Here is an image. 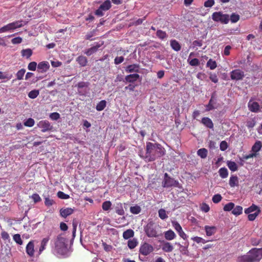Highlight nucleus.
I'll use <instances>...</instances> for the list:
<instances>
[{
    "label": "nucleus",
    "instance_id": "f257e3e1",
    "mask_svg": "<svg viewBox=\"0 0 262 262\" xmlns=\"http://www.w3.org/2000/svg\"><path fill=\"white\" fill-rule=\"evenodd\" d=\"M165 153V150L161 144L151 142L146 143L145 158L148 161H155L163 156Z\"/></svg>",
    "mask_w": 262,
    "mask_h": 262
},
{
    "label": "nucleus",
    "instance_id": "f03ea898",
    "mask_svg": "<svg viewBox=\"0 0 262 262\" xmlns=\"http://www.w3.org/2000/svg\"><path fill=\"white\" fill-rule=\"evenodd\" d=\"M262 258V248H253L246 254L239 256L237 262H259Z\"/></svg>",
    "mask_w": 262,
    "mask_h": 262
},
{
    "label": "nucleus",
    "instance_id": "7ed1b4c3",
    "mask_svg": "<svg viewBox=\"0 0 262 262\" xmlns=\"http://www.w3.org/2000/svg\"><path fill=\"white\" fill-rule=\"evenodd\" d=\"M66 238L61 235L57 236L55 241L54 251L59 255H64L66 253L67 247L66 244Z\"/></svg>",
    "mask_w": 262,
    "mask_h": 262
},
{
    "label": "nucleus",
    "instance_id": "20e7f679",
    "mask_svg": "<svg viewBox=\"0 0 262 262\" xmlns=\"http://www.w3.org/2000/svg\"><path fill=\"white\" fill-rule=\"evenodd\" d=\"M158 226L152 221L149 222L144 227V231L148 237H157L159 236Z\"/></svg>",
    "mask_w": 262,
    "mask_h": 262
},
{
    "label": "nucleus",
    "instance_id": "39448f33",
    "mask_svg": "<svg viewBox=\"0 0 262 262\" xmlns=\"http://www.w3.org/2000/svg\"><path fill=\"white\" fill-rule=\"evenodd\" d=\"M212 19L215 22L227 24L229 21V16L228 14H223L221 11L215 12L212 14Z\"/></svg>",
    "mask_w": 262,
    "mask_h": 262
},
{
    "label": "nucleus",
    "instance_id": "423d86ee",
    "mask_svg": "<svg viewBox=\"0 0 262 262\" xmlns=\"http://www.w3.org/2000/svg\"><path fill=\"white\" fill-rule=\"evenodd\" d=\"M154 250V248L151 245L146 242H144L140 246L139 253L143 256H147L152 253Z\"/></svg>",
    "mask_w": 262,
    "mask_h": 262
},
{
    "label": "nucleus",
    "instance_id": "0eeeda50",
    "mask_svg": "<svg viewBox=\"0 0 262 262\" xmlns=\"http://www.w3.org/2000/svg\"><path fill=\"white\" fill-rule=\"evenodd\" d=\"M245 77L244 72L239 69L232 70L230 72V77L233 80H242Z\"/></svg>",
    "mask_w": 262,
    "mask_h": 262
},
{
    "label": "nucleus",
    "instance_id": "6e6552de",
    "mask_svg": "<svg viewBox=\"0 0 262 262\" xmlns=\"http://www.w3.org/2000/svg\"><path fill=\"white\" fill-rule=\"evenodd\" d=\"M37 126L41 128V131L42 133L52 130L53 128V126L48 120H41L39 121L37 124Z\"/></svg>",
    "mask_w": 262,
    "mask_h": 262
},
{
    "label": "nucleus",
    "instance_id": "1a4fd4ad",
    "mask_svg": "<svg viewBox=\"0 0 262 262\" xmlns=\"http://www.w3.org/2000/svg\"><path fill=\"white\" fill-rule=\"evenodd\" d=\"M217 104L216 99L215 97V93H213L211 95V98L209 101L208 104H207L206 107V111H210L211 110L216 109L217 108L218 105Z\"/></svg>",
    "mask_w": 262,
    "mask_h": 262
},
{
    "label": "nucleus",
    "instance_id": "9d476101",
    "mask_svg": "<svg viewBox=\"0 0 262 262\" xmlns=\"http://www.w3.org/2000/svg\"><path fill=\"white\" fill-rule=\"evenodd\" d=\"M172 223L174 229L178 233L180 236L184 240L186 239L187 238V235L183 231L182 228L180 224L176 221L172 222Z\"/></svg>",
    "mask_w": 262,
    "mask_h": 262
},
{
    "label": "nucleus",
    "instance_id": "9b49d317",
    "mask_svg": "<svg viewBox=\"0 0 262 262\" xmlns=\"http://www.w3.org/2000/svg\"><path fill=\"white\" fill-rule=\"evenodd\" d=\"M178 182L171 178H164L162 182V186L164 187H170L176 186Z\"/></svg>",
    "mask_w": 262,
    "mask_h": 262
},
{
    "label": "nucleus",
    "instance_id": "f8f14e48",
    "mask_svg": "<svg viewBox=\"0 0 262 262\" xmlns=\"http://www.w3.org/2000/svg\"><path fill=\"white\" fill-rule=\"evenodd\" d=\"M248 105L249 110L252 112L256 113L259 111V105L257 102L250 100Z\"/></svg>",
    "mask_w": 262,
    "mask_h": 262
},
{
    "label": "nucleus",
    "instance_id": "ddd939ff",
    "mask_svg": "<svg viewBox=\"0 0 262 262\" xmlns=\"http://www.w3.org/2000/svg\"><path fill=\"white\" fill-rule=\"evenodd\" d=\"M26 253L30 257H33L34 254V244L33 241H30L26 246Z\"/></svg>",
    "mask_w": 262,
    "mask_h": 262
},
{
    "label": "nucleus",
    "instance_id": "4468645a",
    "mask_svg": "<svg viewBox=\"0 0 262 262\" xmlns=\"http://www.w3.org/2000/svg\"><path fill=\"white\" fill-rule=\"evenodd\" d=\"M102 45H103V43H97L96 44V45H95L93 47H92L91 48L86 50L85 51L84 53L87 56H91L93 54L96 53L97 51L98 48H99L100 47H101V46Z\"/></svg>",
    "mask_w": 262,
    "mask_h": 262
},
{
    "label": "nucleus",
    "instance_id": "2eb2a0df",
    "mask_svg": "<svg viewBox=\"0 0 262 262\" xmlns=\"http://www.w3.org/2000/svg\"><path fill=\"white\" fill-rule=\"evenodd\" d=\"M37 68L40 72L44 73L49 69L50 64L48 61H42L38 63Z\"/></svg>",
    "mask_w": 262,
    "mask_h": 262
},
{
    "label": "nucleus",
    "instance_id": "dca6fc26",
    "mask_svg": "<svg viewBox=\"0 0 262 262\" xmlns=\"http://www.w3.org/2000/svg\"><path fill=\"white\" fill-rule=\"evenodd\" d=\"M204 229L206 231V234L207 236H210L214 235L216 231L217 228L215 226H209L206 225L204 227Z\"/></svg>",
    "mask_w": 262,
    "mask_h": 262
},
{
    "label": "nucleus",
    "instance_id": "f3484780",
    "mask_svg": "<svg viewBox=\"0 0 262 262\" xmlns=\"http://www.w3.org/2000/svg\"><path fill=\"white\" fill-rule=\"evenodd\" d=\"M140 66L138 64H130L125 68V71L128 73L139 72Z\"/></svg>",
    "mask_w": 262,
    "mask_h": 262
},
{
    "label": "nucleus",
    "instance_id": "a211bd4d",
    "mask_svg": "<svg viewBox=\"0 0 262 262\" xmlns=\"http://www.w3.org/2000/svg\"><path fill=\"white\" fill-rule=\"evenodd\" d=\"M162 249L165 252H171L173 250V247L170 243L167 242H163Z\"/></svg>",
    "mask_w": 262,
    "mask_h": 262
},
{
    "label": "nucleus",
    "instance_id": "6ab92c4d",
    "mask_svg": "<svg viewBox=\"0 0 262 262\" xmlns=\"http://www.w3.org/2000/svg\"><path fill=\"white\" fill-rule=\"evenodd\" d=\"M140 78V75L138 74H133L125 76V80L126 82L133 83L136 81Z\"/></svg>",
    "mask_w": 262,
    "mask_h": 262
},
{
    "label": "nucleus",
    "instance_id": "aec40b11",
    "mask_svg": "<svg viewBox=\"0 0 262 262\" xmlns=\"http://www.w3.org/2000/svg\"><path fill=\"white\" fill-rule=\"evenodd\" d=\"M201 123L209 128L212 129L213 128V123L211 119L208 117H203L202 119Z\"/></svg>",
    "mask_w": 262,
    "mask_h": 262
},
{
    "label": "nucleus",
    "instance_id": "412c9836",
    "mask_svg": "<svg viewBox=\"0 0 262 262\" xmlns=\"http://www.w3.org/2000/svg\"><path fill=\"white\" fill-rule=\"evenodd\" d=\"M74 210L71 208H62L60 210V215L64 218L72 214Z\"/></svg>",
    "mask_w": 262,
    "mask_h": 262
},
{
    "label": "nucleus",
    "instance_id": "4be33fe9",
    "mask_svg": "<svg viewBox=\"0 0 262 262\" xmlns=\"http://www.w3.org/2000/svg\"><path fill=\"white\" fill-rule=\"evenodd\" d=\"M50 236H47L45 238H43L41 241V243H40V246L39 248V254H41L42 253V252L46 249V247L48 244V243L49 242V240H50Z\"/></svg>",
    "mask_w": 262,
    "mask_h": 262
},
{
    "label": "nucleus",
    "instance_id": "5701e85b",
    "mask_svg": "<svg viewBox=\"0 0 262 262\" xmlns=\"http://www.w3.org/2000/svg\"><path fill=\"white\" fill-rule=\"evenodd\" d=\"M164 237L166 240L171 241L176 237V234L171 229H169L164 232Z\"/></svg>",
    "mask_w": 262,
    "mask_h": 262
},
{
    "label": "nucleus",
    "instance_id": "b1692460",
    "mask_svg": "<svg viewBox=\"0 0 262 262\" xmlns=\"http://www.w3.org/2000/svg\"><path fill=\"white\" fill-rule=\"evenodd\" d=\"M170 43L171 48L175 51H179L181 50V46L177 40L175 39L171 40Z\"/></svg>",
    "mask_w": 262,
    "mask_h": 262
},
{
    "label": "nucleus",
    "instance_id": "393cba45",
    "mask_svg": "<svg viewBox=\"0 0 262 262\" xmlns=\"http://www.w3.org/2000/svg\"><path fill=\"white\" fill-rule=\"evenodd\" d=\"M262 147V143L260 141H257L252 147V151L256 154L258 152Z\"/></svg>",
    "mask_w": 262,
    "mask_h": 262
},
{
    "label": "nucleus",
    "instance_id": "a878e982",
    "mask_svg": "<svg viewBox=\"0 0 262 262\" xmlns=\"http://www.w3.org/2000/svg\"><path fill=\"white\" fill-rule=\"evenodd\" d=\"M76 61L80 65L81 67H85L86 66L88 63L87 58L83 56H79L76 59Z\"/></svg>",
    "mask_w": 262,
    "mask_h": 262
},
{
    "label": "nucleus",
    "instance_id": "bb28decb",
    "mask_svg": "<svg viewBox=\"0 0 262 262\" xmlns=\"http://www.w3.org/2000/svg\"><path fill=\"white\" fill-rule=\"evenodd\" d=\"M23 23H24V21L22 20H17V21H13L12 23H11L10 24L11 25L13 30H14L16 29L19 28H21L23 26H24V25L26 24V23H25L24 24Z\"/></svg>",
    "mask_w": 262,
    "mask_h": 262
},
{
    "label": "nucleus",
    "instance_id": "cd10ccee",
    "mask_svg": "<svg viewBox=\"0 0 262 262\" xmlns=\"http://www.w3.org/2000/svg\"><path fill=\"white\" fill-rule=\"evenodd\" d=\"M227 165L230 170L232 171H235L238 169V166L236 163L234 161H228Z\"/></svg>",
    "mask_w": 262,
    "mask_h": 262
},
{
    "label": "nucleus",
    "instance_id": "c85d7f7f",
    "mask_svg": "<svg viewBox=\"0 0 262 262\" xmlns=\"http://www.w3.org/2000/svg\"><path fill=\"white\" fill-rule=\"evenodd\" d=\"M258 209H260L255 204H252L249 207L245 209V213L246 214H250L253 212L257 211Z\"/></svg>",
    "mask_w": 262,
    "mask_h": 262
},
{
    "label": "nucleus",
    "instance_id": "c756f323",
    "mask_svg": "<svg viewBox=\"0 0 262 262\" xmlns=\"http://www.w3.org/2000/svg\"><path fill=\"white\" fill-rule=\"evenodd\" d=\"M229 185L231 187H234L238 185V180L237 176H232L230 178Z\"/></svg>",
    "mask_w": 262,
    "mask_h": 262
},
{
    "label": "nucleus",
    "instance_id": "7c9ffc66",
    "mask_svg": "<svg viewBox=\"0 0 262 262\" xmlns=\"http://www.w3.org/2000/svg\"><path fill=\"white\" fill-rule=\"evenodd\" d=\"M111 3L110 0H106L104 2H103L99 7H100L101 9H102L103 11H105L109 10L111 7Z\"/></svg>",
    "mask_w": 262,
    "mask_h": 262
},
{
    "label": "nucleus",
    "instance_id": "2f4dec72",
    "mask_svg": "<svg viewBox=\"0 0 262 262\" xmlns=\"http://www.w3.org/2000/svg\"><path fill=\"white\" fill-rule=\"evenodd\" d=\"M134 235V232L132 229H127L123 233V237L124 239H127Z\"/></svg>",
    "mask_w": 262,
    "mask_h": 262
},
{
    "label": "nucleus",
    "instance_id": "473e14b6",
    "mask_svg": "<svg viewBox=\"0 0 262 262\" xmlns=\"http://www.w3.org/2000/svg\"><path fill=\"white\" fill-rule=\"evenodd\" d=\"M220 176L223 178H226L228 176V171L226 168L222 167L219 170Z\"/></svg>",
    "mask_w": 262,
    "mask_h": 262
},
{
    "label": "nucleus",
    "instance_id": "72a5a7b5",
    "mask_svg": "<svg viewBox=\"0 0 262 262\" xmlns=\"http://www.w3.org/2000/svg\"><path fill=\"white\" fill-rule=\"evenodd\" d=\"M208 154L207 150L205 148H202L199 149L197 151V154L201 158L204 159L207 157Z\"/></svg>",
    "mask_w": 262,
    "mask_h": 262
},
{
    "label": "nucleus",
    "instance_id": "f704fd0d",
    "mask_svg": "<svg viewBox=\"0 0 262 262\" xmlns=\"http://www.w3.org/2000/svg\"><path fill=\"white\" fill-rule=\"evenodd\" d=\"M21 53L23 56L29 58L32 55V51L30 49H23L21 50Z\"/></svg>",
    "mask_w": 262,
    "mask_h": 262
},
{
    "label": "nucleus",
    "instance_id": "c9c22d12",
    "mask_svg": "<svg viewBox=\"0 0 262 262\" xmlns=\"http://www.w3.org/2000/svg\"><path fill=\"white\" fill-rule=\"evenodd\" d=\"M206 66L207 67L209 68L210 70H214L216 68L217 64L215 60L210 59L207 61Z\"/></svg>",
    "mask_w": 262,
    "mask_h": 262
},
{
    "label": "nucleus",
    "instance_id": "e433bc0d",
    "mask_svg": "<svg viewBox=\"0 0 262 262\" xmlns=\"http://www.w3.org/2000/svg\"><path fill=\"white\" fill-rule=\"evenodd\" d=\"M13 31L11 25L10 23L3 26L0 28V33H4L6 32H11Z\"/></svg>",
    "mask_w": 262,
    "mask_h": 262
},
{
    "label": "nucleus",
    "instance_id": "4c0bfd02",
    "mask_svg": "<svg viewBox=\"0 0 262 262\" xmlns=\"http://www.w3.org/2000/svg\"><path fill=\"white\" fill-rule=\"evenodd\" d=\"M106 105V101L105 100H101L97 104L96 108L98 111H101L104 109Z\"/></svg>",
    "mask_w": 262,
    "mask_h": 262
},
{
    "label": "nucleus",
    "instance_id": "58836bf2",
    "mask_svg": "<svg viewBox=\"0 0 262 262\" xmlns=\"http://www.w3.org/2000/svg\"><path fill=\"white\" fill-rule=\"evenodd\" d=\"M243 212V207L241 206H236L232 211V214L235 215H239Z\"/></svg>",
    "mask_w": 262,
    "mask_h": 262
},
{
    "label": "nucleus",
    "instance_id": "ea45409f",
    "mask_svg": "<svg viewBox=\"0 0 262 262\" xmlns=\"http://www.w3.org/2000/svg\"><path fill=\"white\" fill-rule=\"evenodd\" d=\"M141 208L138 205H135L134 206H132L130 208V211L134 214H137L141 212Z\"/></svg>",
    "mask_w": 262,
    "mask_h": 262
},
{
    "label": "nucleus",
    "instance_id": "a19ab883",
    "mask_svg": "<svg viewBox=\"0 0 262 262\" xmlns=\"http://www.w3.org/2000/svg\"><path fill=\"white\" fill-rule=\"evenodd\" d=\"M112 203L110 201H106L102 203V208L104 211H108L111 209Z\"/></svg>",
    "mask_w": 262,
    "mask_h": 262
},
{
    "label": "nucleus",
    "instance_id": "79ce46f5",
    "mask_svg": "<svg viewBox=\"0 0 262 262\" xmlns=\"http://www.w3.org/2000/svg\"><path fill=\"white\" fill-rule=\"evenodd\" d=\"M260 210L258 209V211L255 212L253 213L248 214V219L249 221H254L256 219V217L258 216V215L260 213Z\"/></svg>",
    "mask_w": 262,
    "mask_h": 262
},
{
    "label": "nucleus",
    "instance_id": "37998d69",
    "mask_svg": "<svg viewBox=\"0 0 262 262\" xmlns=\"http://www.w3.org/2000/svg\"><path fill=\"white\" fill-rule=\"evenodd\" d=\"M157 36L161 39H164L167 36L166 33L161 30H158L156 33Z\"/></svg>",
    "mask_w": 262,
    "mask_h": 262
},
{
    "label": "nucleus",
    "instance_id": "c03bdc74",
    "mask_svg": "<svg viewBox=\"0 0 262 262\" xmlns=\"http://www.w3.org/2000/svg\"><path fill=\"white\" fill-rule=\"evenodd\" d=\"M159 216L162 220H165L168 218L166 211L164 209H160L158 211Z\"/></svg>",
    "mask_w": 262,
    "mask_h": 262
},
{
    "label": "nucleus",
    "instance_id": "a18cd8bd",
    "mask_svg": "<svg viewBox=\"0 0 262 262\" xmlns=\"http://www.w3.org/2000/svg\"><path fill=\"white\" fill-rule=\"evenodd\" d=\"M116 212L120 215H123L124 214V211L122 207V204H118L115 208Z\"/></svg>",
    "mask_w": 262,
    "mask_h": 262
},
{
    "label": "nucleus",
    "instance_id": "49530a36",
    "mask_svg": "<svg viewBox=\"0 0 262 262\" xmlns=\"http://www.w3.org/2000/svg\"><path fill=\"white\" fill-rule=\"evenodd\" d=\"M39 92L37 90L31 91L28 94V97L31 99L36 98L39 95Z\"/></svg>",
    "mask_w": 262,
    "mask_h": 262
},
{
    "label": "nucleus",
    "instance_id": "de8ad7c7",
    "mask_svg": "<svg viewBox=\"0 0 262 262\" xmlns=\"http://www.w3.org/2000/svg\"><path fill=\"white\" fill-rule=\"evenodd\" d=\"M234 204L233 203L230 202L227 204H226L224 207V210L225 211H230L233 210V209L234 207Z\"/></svg>",
    "mask_w": 262,
    "mask_h": 262
},
{
    "label": "nucleus",
    "instance_id": "09e8293b",
    "mask_svg": "<svg viewBox=\"0 0 262 262\" xmlns=\"http://www.w3.org/2000/svg\"><path fill=\"white\" fill-rule=\"evenodd\" d=\"M138 244V242L136 239H133L128 241V247L130 249H133L135 248Z\"/></svg>",
    "mask_w": 262,
    "mask_h": 262
},
{
    "label": "nucleus",
    "instance_id": "8fccbe9b",
    "mask_svg": "<svg viewBox=\"0 0 262 262\" xmlns=\"http://www.w3.org/2000/svg\"><path fill=\"white\" fill-rule=\"evenodd\" d=\"M256 124V121L254 118H251L246 122V126L248 128H252Z\"/></svg>",
    "mask_w": 262,
    "mask_h": 262
},
{
    "label": "nucleus",
    "instance_id": "3c124183",
    "mask_svg": "<svg viewBox=\"0 0 262 262\" xmlns=\"http://www.w3.org/2000/svg\"><path fill=\"white\" fill-rule=\"evenodd\" d=\"M25 72H26V70L24 69H21L20 70H19L16 74L17 79H18V80L23 79Z\"/></svg>",
    "mask_w": 262,
    "mask_h": 262
},
{
    "label": "nucleus",
    "instance_id": "603ef678",
    "mask_svg": "<svg viewBox=\"0 0 262 262\" xmlns=\"http://www.w3.org/2000/svg\"><path fill=\"white\" fill-rule=\"evenodd\" d=\"M13 240L18 245L23 244V241L21 238L20 235L19 234H16L13 235Z\"/></svg>",
    "mask_w": 262,
    "mask_h": 262
},
{
    "label": "nucleus",
    "instance_id": "864d4df0",
    "mask_svg": "<svg viewBox=\"0 0 262 262\" xmlns=\"http://www.w3.org/2000/svg\"><path fill=\"white\" fill-rule=\"evenodd\" d=\"M35 123L34 120L32 118L28 119L25 122L24 125L27 127H32Z\"/></svg>",
    "mask_w": 262,
    "mask_h": 262
},
{
    "label": "nucleus",
    "instance_id": "5fc2aeb1",
    "mask_svg": "<svg viewBox=\"0 0 262 262\" xmlns=\"http://www.w3.org/2000/svg\"><path fill=\"white\" fill-rule=\"evenodd\" d=\"M222 199V196L220 194H216L213 196L212 200L214 203H219Z\"/></svg>",
    "mask_w": 262,
    "mask_h": 262
},
{
    "label": "nucleus",
    "instance_id": "6e6d98bb",
    "mask_svg": "<svg viewBox=\"0 0 262 262\" xmlns=\"http://www.w3.org/2000/svg\"><path fill=\"white\" fill-rule=\"evenodd\" d=\"M188 62H189V64L191 66H198L200 64V61L197 58H193L190 60H189L188 59Z\"/></svg>",
    "mask_w": 262,
    "mask_h": 262
},
{
    "label": "nucleus",
    "instance_id": "4d7b16f0",
    "mask_svg": "<svg viewBox=\"0 0 262 262\" xmlns=\"http://www.w3.org/2000/svg\"><path fill=\"white\" fill-rule=\"evenodd\" d=\"M57 196L61 199H68L70 198L69 195L64 193L62 191H58L57 192Z\"/></svg>",
    "mask_w": 262,
    "mask_h": 262
},
{
    "label": "nucleus",
    "instance_id": "13d9d810",
    "mask_svg": "<svg viewBox=\"0 0 262 262\" xmlns=\"http://www.w3.org/2000/svg\"><path fill=\"white\" fill-rule=\"evenodd\" d=\"M239 19V16L238 14L232 13L230 16V20L232 23H235Z\"/></svg>",
    "mask_w": 262,
    "mask_h": 262
},
{
    "label": "nucleus",
    "instance_id": "bf43d9fd",
    "mask_svg": "<svg viewBox=\"0 0 262 262\" xmlns=\"http://www.w3.org/2000/svg\"><path fill=\"white\" fill-rule=\"evenodd\" d=\"M228 147L227 142L226 141H222L220 143V148L222 151L226 150Z\"/></svg>",
    "mask_w": 262,
    "mask_h": 262
},
{
    "label": "nucleus",
    "instance_id": "052dcab7",
    "mask_svg": "<svg viewBox=\"0 0 262 262\" xmlns=\"http://www.w3.org/2000/svg\"><path fill=\"white\" fill-rule=\"evenodd\" d=\"M45 204L48 207L52 206L54 203V201L52 199H50L49 197H45Z\"/></svg>",
    "mask_w": 262,
    "mask_h": 262
},
{
    "label": "nucleus",
    "instance_id": "680f3d73",
    "mask_svg": "<svg viewBox=\"0 0 262 262\" xmlns=\"http://www.w3.org/2000/svg\"><path fill=\"white\" fill-rule=\"evenodd\" d=\"M36 66L37 63L35 61H32L29 63L28 68L30 71H35Z\"/></svg>",
    "mask_w": 262,
    "mask_h": 262
},
{
    "label": "nucleus",
    "instance_id": "e2e57ef3",
    "mask_svg": "<svg viewBox=\"0 0 262 262\" xmlns=\"http://www.w3.org/2000/svg\"><path fill=\"white\" fill-rule=\"evenodd\" d=\"M12 77V75L5 74L2 72L0 71V79H7L8 80L10 79Z\"/></svg>",
    "mask_w": 262,
    "mask_h": 262
},
{
    "label": "nucleus",
    "instance_id": "0e129e2a",
    "mask_svg": "<svg viewBox=\"0 0 262 262\" xmlns=\"http://www.w3.org/2000/svg\"><path fill=\"white\" fill-rule=\"evenodd\" d=\"M50 118L53 120H57L60 118V115L57 112L52 113L50 114Z\"/></svg>",
    "mask_w": 262,
    "mask_h": 262
},
{
    "label": "nucleus",
    "instance_id": "69168bd1",
    "mask_svg": "<svg viewBox=\"0 0 262 262\" xmlns=\"http://www.w3.org/2000/svg\"><path fill=\"white\" fill-rule=\"evenodd\" d=\"M214 4V0H207L206 2H205L204 6L206 7H211L212 6H213Z\"/></svg>",
    "mask_w": 262,
    "mask_h": 262
},
{
    "label": "nucleus",
    "instance_id": "338daca9",
    "mask_svg": "<svg viewBox=\"0 0 262 262\" xmlns=\"http://www.w3.org/2000/svg\"><path fill=\"white\" fill-rule=\"evenodd\" d=\"M22 40H23V39L21 37H16L13 38L11 40V42L14 45L18 44V43H20L22 42Z\"/></svg>",
    "mask_w": 262,
    "mask_h": 262
},
{
    "label": "nucleus",
    "instance_id": "774afa93",
    "mask_svg": "<svg viewBox=\"0 0 262 262\" xmlns=\"http://www.w3.org/2000/svg\"><path fill=\"white\" fill-rule=\"evenodd\" d=\"M31 198L33 200L34 203H37L41 201V198L37 193L33 194Z\"/></svg>",
    "mask_w": 262,
    "mask_h": 262
}]
</instances>
